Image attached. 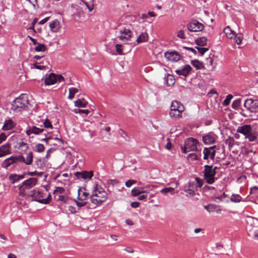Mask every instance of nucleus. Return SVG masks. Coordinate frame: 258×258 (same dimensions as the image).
<instances>
[{
	"mask_svg": "<svg viewBox=\"0 0 258 258\" xmlns=\"http://www.w3.org/2000/svg\"><path fill=\"white\" fill-rule=\"evenodd\" d=\"M107 199V194L104 189L98 184H96L90 200L92 204L100 205Z\"/></svg>",
	"mask_w": 258,
	"mask_h": 258,
	"instance_id": "f257e3e1",
	"label": "nucleus"
},
{
	"mask_svg": "<svg viewBox=\"0 0 258 258\" xmlns=\"http://www.w3.org/2000/svg\"><path fill=\"white\" fill-rule=\"evenodd\" d=\"M28 103L27 95L21 94L12 102L11 109L16 112H21L26 109Z\"/></svg>",
	"mask_w": 258,
	"mask_h": 258,
	"instance_id": "f03ea898",
	"label": "nucleus"
},
{
	"mask_svg": "<svg viewBox=\"0 0 258 258\" xmlns=\"http://www.w3.org/2000/svg\"><path fill=\"white\" fill-rule=\"evenodd\" d=\"M247 223L246 229L248 235L254 239L258 240V220L250 217L248 218Z\"/></svg>",
	"mask_w": 258,
	"mask_h": 258,
	"instance_id": "7ed1b4c3",
	"label": "nucleus"
},
{
	"mask_svg": "<svg viewBox=\"0 0 258 258\" xmlns=\"http://www.w3.org/2000/svg\"><path fill=\"white\" fill-rule=\"evenodd\" d=\"M184 110V107L182 103L177 101H173L170 106L169 115L174 118L181 117Z\"/></svg>",
	"mask_w": 258,
	"mask_h": 258,
	"instance_id": "20e7f679",
	"label": "nucleus"
},
{
	"mask_svg": "<svg viewBox=\"0 0 258 258\" xmlns=\"http://www.w3.org/2000/svg\"><path fill=\"white\" fill-rule=\"evenodd\" d=\"M38 182V179L35 177H31L24 182L19 186V194L22 197L27 196V190H29L35 186Z\"/></svg>",
	"mask_w": 258,
	"mask_h": 258,
	"instance_id": "39448f33",
	"label": "nucleus"
},
{
	"mask_svg": "<svg viewBox=\"0 0 258 258\" xmlns=\"http://www.w3.org/2000/svg\"><path fill=\"white\" fill-rule=\"evenodd\" d=\"M25 197H32L33 200L43 204H48L51 201V195L50 194L46 198L41 199L43 197V193L36 189L31 190L30 193L27 194V196Z\"/></svg>",
	"mask_w": 258,
	"mask_h": 258,
	"instance_id": "423d86ee",
	"label": "nucleus"
},
{
	"mask_svg": "<svg viewBox=\"0 0 258 258\" xmlns=\"http://www.w3.org/2000/svg\"><path fill=\"white\" fill-rule=\"evenodd\" d=\"M198 142L197 140L190 138L187 139L184 143L183 147H181V149L183 153H186L191 151H196L197 150V145Z\"/></svg>",
	"mask_w": 258,
	"mask_h": 258,
	"instance_id": "0eeeda50",
	"label": "nucleus"
},
{
	"mask_svg": "<svg viewBox=\"0 0 258 258\" xmlns=\"http://www.w3.org/2000/svg\"><path fill=\"white\" fill-rule=\"evenodd\" d=\"M204 176L206 181L208 184H212L215 181L214 176L216 174L215 169H213L212 166L206 165L205 166Z\"/></svg>",
	"mask_w": 258,
	"mask_h": 258,
	"instance_id": "6e6552de",
	"label": "nucleus"
},
{
	"mask_svg": "<svg viewBox=\"0 0 258 258\" xmlns=\"http://www.w3.org/2000/svg\"><path fill=\"white\" fill-rule=\"evenodd\" d=\"M64 81V79L62 75L50 73L48 76H46L44 83L46 85H51L57 82H61Z\"/></svg>",
	"mask_w": 258,
	"mask_h": 258,
	"instance_id": "1a4fd4ad",
	"label": "nucleus"
},
{
	"mask_svg": "<svg viewBox=\"0 0 258 258\" xmlns=\"http://www.w3.org/2000/svg\"><path fill=\"white\" fill-rule=\"evenodd\" d=\"M186 27L189 31L195 32L202 31L204 29V25L197 20L192 21L187 24Z\"/></svg>",
	"mask_w": 258,
	"mask_h": 258,
	"instance_id": "9d476101",
	"label": "nucleus"
},
{
	"mask_svg": "<svg viewBox=\"0 0 258 258\" xmlns=\"http://www.w3.org/2000/svg\"><path fill=\"white\" fill-rule=\"evenodd\" d=\"M17 161H19L18 156H12L3 161L2 163V167L4 168L7 169L9 166L14 163H16Z\"/></svg>",
	"mask_w": 258,
	"mask_h": 258,
	"instance_id": "9b49d317",
	"label": "nucleus"
},
{
	"mask_svg": "<svg viewBox=\"0 0 258 258\" xmlns=\"http://www.w3.org/2000/svg\"><path fill=\"white\" fill-rule=\"evenodd\" d=\"M244 106L251 111H253L258 108V103L251 99L246 100Z\"/></svg>",
	"mask_w": 258,
	"mask_h": 258,
	"instance_id": "f8f14e48",
	"label": "nucleus"
},
{
	"mask_svg": "<svg viewBox=\"0 0 258 258\" xmlns=\"http://www.w3.org/2000/svg\"><path fill=\"white\" fill-rule=\"evenodd\" d=\"M11 153V144L7 143L0 147V158Z\"/></svg>",
	"mask_w": 258,
	"mask_h": 258,
	"instance_id": "ddd939ff",
	"label": "nucleus"
},
{
	"mask_svg": "<svg viewBox=\"0 0 258 258\" xmlns=\"http://www.w3.org/2000/svg\"><path fill=\"white\" fill-rule=\"evenodd\" d=\"M19 161L24 162L25 164L27 165H31L33 162V153L32 152H30L27 154L26 158H24L23 156L20 155L18 156Z\"/></svg>",
	"mask_w": 258,
	"mask_h": 258,
	"instance_id": "4468645a",
	"label": "nucleus"
},
{
	"mask_svg": "<svg viewBox=\"0 0 258 258\" xmlns=\"http://www.w3.org/2000/svg\"><path fill=\"white\" fill-rule=\"evenodd\" d=\"M217 138V136L212 133H210L203 137V141L205 144L214 143Z\"/></svg>",
	"mask_w": 258,
	"mask_h": 258,
	"instance_id": "2eb2a0df",
	"label": "nucleus"
},
{
	"mask_svg": "<svg viewBox=\"0 0 258 258\" xmlns=\"http://www.w3.org/2000/svg\"><path fill=\"white\" fill-rule=\"evenodd\" d=\"M164 56L169 61H177L180 59V55L176 52H166Z\"/></svg>",
	"mask_w": 258,
	"mask_h": 258,
	"instance_id": "dca6fc26",
	"label": "nucleus"
},
{
	"mask_svg": "<svg viewBox=\"0 0 258 258\" xmlns=\"http://www.w3.org/2000/svg\"><path fill=\"white\" fill-rule=\"evenodd\" d=\"M75 175L78 179H90L93 175V172L92 171L77 172L75 173Z\"/></svg>",
	"mask_w": 258,
	"mask_h": 258,
	"instance_id": "f3484780",
	"label": "nucleus"
},
{
	"mask_svg": "<svg viewBox=\"0 0 258 258\" xmlns=\"http://www.w3.org/2000/svg\"><path fill=\"white\" fill-rule=\"evenodd\" d=\"M44 131L43 128H39L36 126H32L28 127L26 131V133L28 136H30L33 134L35 135H39Z\"/></svg>",
	"mask_w": 258,
	"mask_h": 258,
	"instance_id": "a211bd4d",
	"label": "nucleus"
},
{
	"mask_svg": "<svg viewBox=\"0 0 258 258\" xmlns=\"http://www.w3.org/2000/svg\"><path fill=\"white\" fill-rule=\"evenodd\" d=\"M78 199L80 201L86 200L89 195L85 187H80L78 191Z\"/></svg>",
	"mask_w": 258,
	"mask_h": 258,
	"instance_id": "6ab92c4d",
	"label": "nucleus"
},
{
	"mask_svg": "<svg viewBox=\"0 0 258 258\" xmlns=\"http://www.w3.org/2000/svg\"><path fill=\"white\" fill-rule=\"evenodd\" d=\"M252 128L250 125L244 124L241 126H239L236 130L237 133L243 135L245 137L248 135V133Z\"/></svg>",
	"mask_w": 258,
	"mask_h": 258,
	"instance_id": "aec40b11",
	"label": "nucleus"
},
{
	"mask_svg": "<svg viewBox=\"0 0 258 258\" xmlns=\"http://www.w3.org/2000/svg\"><path fill=\"white\" fill-rule=\"evenodd\" d=\"M120 33L124 35L118 37L119 39L121 41H127L131 37L132 32L130 29H124L122 30H120Z\"/></svg>",
	"mask_w": 258,
	"mask_h": 258,
	"instance_id": "412c9836",
	"label": "nucleus"
},
{
	"mask_svg": "<svg viewBox=\"0 0 258 258\" xmlns=\"http://www.w3.org/2000/svg\"><path fill=\"white\" fill-rule=\"evenodd\" d=\"M94 0H80L79 4L81 6H86L89 12H92L94 9Z\"/></svg>",
	"mask_w": 258,
	"mask_h": 258,
	"instance_id": "4be33fe9",
	"label": "nucleus"
},
{
	"mask_svg": "<svg viewBox=\"0 0 258 258\" xmlns=\"http://www.w3.org/2000/svg\"><path fill=\"white\" fill-rule=\"evenodd\" d=\"M191 69V67L189 65L187 64L181 70H177L175 72L178 75H182L184 77H186L188 75Z\"/></svg>",
	"mask_w": 258,
	"mask_h": 258,
	"instance_id": "5701e85b",
	"label": "nucleus"
},
{
	"mask_svg": "<svg viewBox=\"0 0 258 258\" xmlns=\"http://www.w3.org/2000/svg\"><path fill=\"white\" fill-rule=\"evenodd\" d=\"M26 173H23L21 175H18L16 174H11L9 176V179L10 181L12 183L14 184L16 182H17L25 178Z\"/></svg>",
	"mask_w": 258,
	"mask_h": 258,
	"instance_id": "b1692460",
	"label": "nucleus"
},
{
	"mask_svg": "<svg viewBox=\"0 0 258 258\" xmlns=\"http://www.w3.org/2000/svg\"><path fill=\"white\" fill-rule=\"evenodd\" d=\"M49 26L51 31L55 33L59 31L61 28L60 23L57 20L50 22Z\"/></svg>",
	"mask_w": 258,
	"mask_h": 258,
	"instance_id": "393cba45",
	"label": "nucleus"
},
{
	"mask_svg": "<svg viewBox=\"0 0 258 258\" xmlns=\"http://www.w3.org/2000/svg\"><path fill=\"white\" fill-rule=\"evenodd\" d=\"M16 123L11 119H7L4 122L2 129L4 131H9L15 127Z\"/></svg>",
	"mask_w": 258,
	"mask_h": 258,
	"instance_id": "a878e982",
	"label": "nucleus"
},
{
	"mask_svg": "<svg viewBox=\"0 0 258 258\" xmlns=\"http://www.w3.org/2000/svg\"><path fill=\"white\" fill-rule=\"evenodd\" d=\"M257 137L258 133L251 128L250 131L248 132V135H246L245 138L247 139L249 142H254L257 140Z\"/></svg>",
	"mask_w": 258,
	"mask_h": 258,
	"instance_id": "bb28decb",
	"label": "nucleus"
},
{
	"mask_svg": "<svg viewBox=\"0 0 258 258\" xmlns=\"http://www.w3.org/2000/svg\"><path fill=\"white\" fill-rule=\"evenodd\" d=\"M223 32L225 33L226 36L229 39L233 38L235 34V32L229 26H227L224 29Z\"/></svg>",
	"mask_w": 258,
	"mask_h": 258,
	"instance_id": "cd10ccee",
	"label": "nucleus"
},
{
	"mask_svg": "<svg viewBox=\"0 0 258 258\" xmlns=\"http://www.w3.org/2000/svg\"><path fill=\"white\" fill-rule=\"evenodd\" d=\"M195 184L193 182H189L188 187L186 188L185 187L184 191L186 192L187 195L190 196H193L195 195V191L194 190V187Z\"/></svg>",
	"mask_w": 258,
	"mask_h": 258,
	"instance_id": "c85d7f7f",
	"label": "nucleus"
},
{
	"mask_svg": "<svg viewBox=\"0 0 258 258\" xmlns=\"http://www.w3.org/2000/svg\"><path fill=\"white\" fill-rule=\"evenodd\" d=\"M165 80L167 86H171L175 83V79L173 75L168 74L166 77H165Z\"/></svg>",
	"mask_w": 258,
	"mask_h": 258,
	"instance_id": "c756f323",
	"label": "nucleus"
},
{
	"mask_svg": "<svg viewBox=\"0 0 258 258\" xmlns=\"http://www.w3.org/2000/svg\"><path fill=\"white\" fill-rule=\"evenodd\" d=\"M88 102L84 98L78 99L75 101V105L78 107H86Z\"/></svg>",
	"mask_w": 258,
	"mask_h": 258,
	"instance_id": "7c9ffc66",
	"label": "nucleus"
},
{
	"mask_svg": "<svg viewBox=\"0 0 258 258\" xmlns=\"http://www.w3.org/2000/svg\"><path fill=\"white\" fill-rule=\"evenodd\" d=\"M214 62V59L211 57H209L207 58V69L208 70L212 71L214 70V69L215 68V65L213 64Z\"/></svg>",
	"mask_w": 258,
	"mask_h": 258,
	"instance_id": "2f4dec72",
	"label": "nucleus"
},
{
	"mask_svg": "<svg viewBox=\"0 0 258 258\" xmlns=\"http://www.w3.org/2000/svg\"><path fill=\"white\" fill-rule=\"evenodd\" d=\"M148 40V35L147 33H142L138 37L137 42L138 43L147 41Z\"/></svg>",
	"mask_w": 258,
	"mask_h": 258,
	"instance_id": "473e14b6",
	"label": "nucleus"
},
{
	"mask_svg": "<svg viewBox=\"0 0 258 258\" xmlns=\"http://www.w3.org/2000/svg\"><path fill=\"white\" fill-rule=\"evenodd\" d=\"M18 149L21 151V152H25L29 148V145L27 143L24 142L23 141L18 143Z\"/></svg>",
	"mask_w": 258,
	"mask_h": 258,
	"instance_id": "72a5a7b5",
	"label": "nucleus"
},
{
	"mask_svg": "<svg viewBox=\"0 0 258 258\" xmlns=\"http://www.w3.org/2000/svg\"><path fill=\"white\" fill-rule=\"evenodd\" d=\"M207 39L205 37H202L195 40V43L201 46H205L207 44Z\"/></svg>",
	"mask_w": 258,
	"mask_h": 258,
	"instance_id": "f704fd0d",
	"label": "nucleus"
},
{
	"mask_svg": "<svg viewBox=\"0 0 258 258\" xmlns=\"http://www.w3.org/2000/svg\"><path fill=\"white\" fill-rule=\"evenodd\" d=\"M191 63L197 70L204 68L203 64L197 59L193 60L191 61Z\"/></svg>",
	"mask_w": 258,
	"mask_h": 258,
	"instance_id": "c9c22d12",
	"label": "nucleus"
},
{
	"mask_svg": "<svg viewBox=\"0 0 258 258\" xmlns=\"http://www.w3.org/2000/svg\"><path fill=\"white\" fill-rule=\"evenodd\" d=\"M46 50V46L43 44L37 43V46L35 48V50L37 52H44Z\"/></svg>",
	"mask_w": 258,
	"mask_h": 258,
	"instance_id": "e433bc0d",
	"label": "nucleus"
},
{
	"mask_svg": "<svg viewBox=\"0 0 258 258\" xmlns=\"http://www.w3.org/2000/svg\"><path fill=\"white\" fill-rule=\"evenodd\" d=\"M79 91L78 89L77 88H71L69 89V98L70 99H72L75 96V94L77 93Z\"/></svg>",
	"mask_w": 258,
	"mask_h": 258,
	"instance_id": "4c0bfd02",
	"label": "nucleus"
},
{
	"mask_svg": "<svg viewBox=\"0 0 258 258\" xmlns=\"http://www.w3.org/2000/svg\"><path fill=\"white\" fill-rule=\"evenodd\" d=\"M233 38H234L235 42L237 44H241L242 40L243 39V35L242 34L238 33L237 34H235V36Z\"/></svg>",
	"mask_w": 258,
	"mask_h": 258,
	"instance_id": "58836bf2",
	"label": "nucleus"
},
{
	"mask_svg": "<svg viewBox=\"0 0 258 258\" xmlns=\"http://www.w3.org/2000/svg\"><path fill=\"white\" fill-rule=\"evenodd\" d=\"M145 192V191L141 190L139 188H134L131 191L132 196L134 197L139 196L141 194Z\"/></svg>",
	"mask_w": 258,
	"mask_h": 258,
	"instance_id": "ea45409f",
	"label": "nucleus"
},
{
	"mask_svg": "<svg viewBox=\"0 0 258 258\" xmlns=\"http://www.w3.org/2000/svg\"><path fill=\"white\" fill-rule=\"evenodd\" d=\"M212 148H205L204 149L203 153H204V159L205 160H207L209 157H210V151L211 150Z\"/></svg>",
	"mask_w": 258,
	"mask_h": 258,
	"instance_id": "a19ab883",
	"label": "nucleus"
},
{
	"mask_svg": "<svg viewBox=\"0 0 258 258\" xmlns=\"http://www.w3.org/2000/svg\"><path fill=\"white\" fill-rule=\"evenodd\" d=\"M230 200L232 202L239 203L241 201V197L239 195L233 194L231 196Z\"/></svg>",
	"mask_w": 258,
	"mask_h": 258,
	"instance_id": "79ce46f5",
	"label": "nucleus"
},
{
	"mask_svg": "<svg viewBox=\"0 0 258 258\" xmlns=\"http://www.w3.org/2000/svg\"><path fill=\"white\" fill-rule=\"evenodd\" d=\"M235 141L233 138L229 137L225 141L226 144L228 145L229 148H231L234 145Z\"/></svg>",
	"mask_w": 258,
	"mask_h": 258,
	"instance_id": "37998d69",
	"label": "nucleus"
},
{
	"mask_svg": "<svg viewBox=\"0 0 258 258\" xmlns=\"http://www.w3.org/2000/svg\"><path fill=\"white\" fill-rule=\"evenodd\" d=\"M45 147L43 144H37L35 147V151L38 153H41L44 151Z\"/></svg>",
	"mask_w": 258,
	"mask_h": 258,
	"instance_id": "c03bdc74",
	"label": "nucleus"
},
{
	"mask_svg": "<svg viewBox=\"0 0 258 258\" xmlns=\"http://www.w3.org/2000/svg\"><path fill=\"white\" fill-rule=\"evenodd\" d=\"M65 191V189L63 187H57L54 190L53 194L55 195L54 197L56 198L57 194H63Z\"/></svg>",
	"mask_w": 258,
	"mask_h": 258,
	"instance_id": "a18cd8bd",
	"label": "nucleus"
},
{
	"mask_svg": "<svg viewBox=\"0 0 258 258\" xmlns=\"http://www.w3.org/2000/svg\"><path fill=\"white\" fill-rule=\"evenodd\" d=\"M204 207L209 212H213L216 210L217 206L211 204L205 206Z\"/></svg>",
	"mask_w": 258,
	"mask_h": 258,
	"instance_id": "49530a36",
	"label": "nucleus"
},
{
	"mask_svg": "<svg viewBox=\"0 0 258 258\" xmlns=\"http://www.w3.org/2000/svg\"><path fill=\"white\" fill-rule=\"evenodd\" d=\"M232 98H233L232 95H227L226 96V99L224 100V101L223 102V104L224 106H228L230 104L231 100L232 99Z\"/></svg>",
	"mask_w": 258,
	"mask_h": 258,
	"instance_id": "de8ad7c7",
	"label": "nucleus"
},
{
	"mask_svg": "<svg viewBox=\"0 0 258 258\" xmlns=\"http://www.w3.org/2000/svg\"><path fill=\"white\" fill-rule=\"evenodd\" d=\"M57 201L63 202V203H66L68 200V197L64 196L62 195H57L56 198H55Z\"/></svg>",
	"mask_w": 258,
	"mask_h": 258,
	"instance_id": "09e8293b",
	"label": "nucleus"
},
{
	"mask_svg": "<svg viewBox=\"0 0 258 258\" xmlns=\"http://www.w3.org/2000/svg\"><path fill=\"white\" fill-rule=\"evenodd\" d=\"M174 189L172 187H167L161 190V192L162 194H166L167 192H170L173 194Z\"/></svg>",
	"mask_w": 258,
	"mask_h": 258,
	"instance_id": "8fccbe9b",
	"label": "nucleus"
},
{
	"mask_svg": "<svg viewBox=\"0 0 258 258\" xmlns=\"http://www.w3.org/2000/svg\"><path fill=\"white\" fill-rule=\"evenodd\" d=\"M74 112L75 113H85L87 115L89 113V111L87 109H75Z\"/></svg>",
	"mask_w": 258,
	"mask_h": 258,
	"instance_id": "3c124183",
	"label": "nucleus"
},
{
	"mask_svg": "<svg viewBox=\"0 0 258 258\" xmlns=\"http://www.w3.org/2000/svg\"><path fill=\"white\" fill-rule=\"evenodd\" d=\"M43 125H44V126L46 128H53V126H52V125L51 122L47 118H46L45 120V121H44Z\"/></svg>",
	"mask_w": 258,
	"mask_h": 258,
	"instance_id": "603ef678",
	"label": "nucleus"
},
{
	"mask_svg": "<svg viewBox=\"0 0 258 258\" xmlns=\"http://www.w3.org/2000/svg\"><path fill=\"white\" fill-rule=\"evenodd\" d=\"M116 51L119 55L122 54V45L121 44H117L115 45Z\"/></svg>",
	"mask_w": 258,
	"mask_h": 258,
	"instance_id": "864d4df0",
	"label": "nucleus"
},
{
	"mask_svg": "<svg viewBox=\"0 0 258 258\" xmlns=\"http://www.w3.org/2000/svg\"><path fill=\"white\" fill-rule=\"evenodd\" d=\"M196 48L198 50L199 53L201 55H203L206 51H208L209 50L208 48H202L196 47Z\"/></svg>",
	"mask_w": 258,
	"mask_h": 258,
	"instance_id": "5fc2aeb1",
	"label": "nucleus"
},
{
	"mask_svg": "<svg viewBox=\"0 0 258 258\" xmlns=\"http://www.w3.org/2000/svg\"><path fill=\"white\" fill-rule=\"evenodd\" d=\"M240 100L239 99L234 101L232 104V107L233 108H237L240 105Z\"/></svg>",
	"mask_w": 258,
	"mask_h": 258,
	"instance_id": "6e6d98bb",
	"label": "nucleus"
},
{
	"mask_svg": "<svg viewBox=\"0 0 258 258\" xmlns=\"http://www.w3.org/2000/svg\"><path fill=\"white\" fill-rule=\"evenodd\" d=\"M137 183V181L136 180H131V179H130V180H128L127 181H126L125 182V185L127 186V187H131L133 184H135Z\"/></svg>",
	"mask_w": 258,
	"mask_h": 258,
	"instance_id": "4d7b16f0",
	"label": "nucleus"
},
{
	"mask_svg": "<svg viewBox=\"0 0 258 258\" xmlns=\"http://www.w3.org/2000/svg\"><path fill=\"white\" fill-rule=\"evenodd\" d=\"M177 36L181 39H185V36L184 32L183 30H180L177 33Z\"/></svg>",
	"mask_w": 258,
	"mask_h": 258,
	"instance_id": "13d9d810",
	"label": "nucleus"
},
{
	"mask_svg": "<svg viewBox=\"0 0 258 258\" xmlns=\"http://www.w3.org/2000/svg\"><path fill=\"white\" fill-rule=\"evenodd\" d=\"M35 163L38 167L41 168L43 165V162L41 159H37Z\"/></svg>",
	"mask_w": 258,
	"mask_h": 258,
	"instance_id": "bf43d9fd",
	"label": "nucleus"
},
{
	"mask_svg": "<svg viewBox=\"0 0 258 258\" xmlns=\"http://www.w3.org/2000/svg\"><path fill=\"white\" fill-rule=\"evenodd\" d=\"M7 137L5 133H2L0 134V144L5 141L7 139Z\"/></svg>",
	"mask_w": 258,
	"mask_h": 258,
	"instance_id": "052dcab7",
	"label": "nucleus"
},
{
	"mask_svg": "<svg viewBox=\"0 0 258 258\" xmlns=\"http://www.w3.org/2000/svg\"><path fill=\"white\" fill-rule=\"evenodd\" d=\"M108 184H111L112 185H114L116 184H117L119 183V181L115 179H109L107 181Z\"/></svg>",
	"mask_w": 258,
	"mask_h": 258,
	"instance_id": "680f3d73",
	"label": "nucleus"
},
{
	"mask_svg": "<svg viewBox=\"0 0 258 258\" xmlns=\"http://www.w3.org/2000/svg\"><path fill=\"white\" fill-rule=\"evenodd\" d=\"M75 202L76 205H77V206L79 208L85 206L87 204V202H80L76 200H75Z\"/></svg>",
	"mask_w": 258,
	"mask_h": 258,
	"instance_id": "e2e57ef3",
	"label": "nucleus"
},
{
	"mask_svg": "<svg viewBox=\"0 0 258 258\" xmlns=\"http://www.w3.org/2000/svg\"><path fill=\"white\" fill-rule=\"evenodd\" d=\"M195 179H196L197 182L198 184V187H201L203 185V181L199 177H196L195 178Z\"/></svg>",
	"mask_w": 258,
	"mask_h": 258,
	"instance_id": "0e129e2a",
	"label": "nucleus"
},
{
	"mask_svg": "<svg viewBox=\"0 0 258 258\" xmlns=\"http://www.w3.org/2000/svg\"><path fill=\"white\" fill-rule=\"evenodd\" d=\"M37 19H35L32 22L31 26L29 27V29L33 30L34 32H36V31L34 29V26H35L36 23L37 22Z\"/></svg>",
	"mask_w": 258,
	"mask_h": 258,
	"instance_id": "69168bd1",
	"label": "nucleus"
},
{
	"mask_svg": "<svg viewBox=\"0 0 258 258\" xmlns=\"http://www.w3.org/2000/svg\"><path fill=\"white\" fill-rule=\"evenodd\" d=\"M26 174L29 176H34V175H40V173L37 172L36 171H34V172L29 171Z\"/></svg>",
	"mask_w": 258,
	"mask_h": 258,
	"instance_id": "338daca9",
	"label": "nucleus"
},
{
	"mask_svg": "<svg viewBox=\"0 0 258 258\" xmlns=\"http://www.w3.org/2000/svg\"><path fill=\"white\" fill-rule=\"evenodd\" d=\"M216 151L215 150L210 151V158L212 160H214L215 156Z\"/></svg>",
	"mask_w": 258,
	"mask_h": 258,
	"instance_id": "774afa93",
	"label": "nucleus"
}]
</instances>
